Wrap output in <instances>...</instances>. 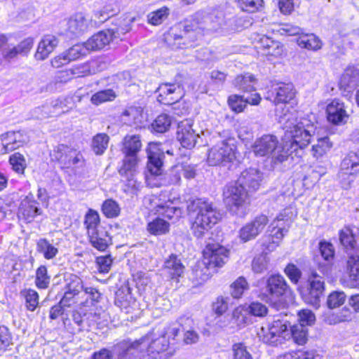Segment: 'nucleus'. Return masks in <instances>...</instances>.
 <instances>
[{
    "label": "nucleus",
    "instance_id": "1",
    "mask_svg": "<svg viewBox=\"0 0 359 359\" xmlns=\"http://www.w3.org/2000/svg\"><path fill=\"white\" fill-rule=\"evenodd\" d=\"M276 118L279 123L285 121L283 144H279L276 136L264 135L257 139L252 145L256 156H269L275 164L283 163L298 149H304L311 142L315 135L316 127L306 118H294L285 107H277Z\"/></svg>",
    "mask_w": 359,
    "mask_h": 359
},
{
    "label": "nucleus",
    "instance_id": "2",
    "mask_svg": "<svg viewBox=\"0 0 359 359\" xmlns=\"http://www.w3.org/2000/svg\"><path fill=\"white\" fill-rule=\"evenodd\" d=\"M226 23L222 9L199 11L171 27L165 40L169 43L173 41L177 48H194L200 44L204 35L224 29Z\"/></svg>",
    "mask_w": 359,
    "mask_h": 359
},
{
    "label": "nucleus",
    "instance_id": "3",
    "mask_svg": "<svg viewBox=\"0 0 359 359\" xmlns=\"http://www.w3.org/2000/svg\"><path fill=\"white\" fill-rule=\"evenodd\" d=\"M262 180L263 173L259 169L249 168L241 173L234 183L226 186L224 200L232 215L243 216V205L249 193L257 191Z\"/></svg>",
    "mask_w": 359,
    "mask_h": 359
},
{
    "label": "nucleus",
    "instance_id": "4",
    "mask_svg": "<svg viewBox=\"0 0 359 359\" xmlns=\"http://www.w3.org/2000/svg\"><path fill=\"white\" fill-rule=\"evenodd\" d=\"M189 213L194 217L191 230L197 238L209 234L210 229L221 219V214L213 203L208 198H196L187 206Z\"/></svg>",
    "mask_w": 359,
    "mask_h": 359
},
{
    "label": "nucleus",
    "instance_id": "5",
    "mask_svg": "<svg viewBox=\"0 0 359 359\" xmlns=\"http://www.w3.org/2000/svg\"><path fill=\"white\" fill-rule=\"evenodd\" d=\"M257 287L258 297L273 306L280 303L283 297L290 291L287 281L280 274L262 278L257 282Z\"/></svg>",
    "mask_w": 359,
    "mask_h": 359
},
{
    "label": "nucleus",
    "instance_id": "6",
    "mask_svg": "<svg viewBox=\"0 0 359 359\" xmlns=\"http://www.w3.org/2000/svg\"><path fill=\"white\" fill-rule=\"evenodd\" d=\"M218 134L221 140L209 150L208 163L210 166L230 167L236 158V140L229 130H223Z\"/></svg>",
    "mask_w": 359,
    "mask_h": 359
},
{
    "label": "nucleus",
    "instance_id": "7",
    "mask_svg": "<svg viewBox=\"0 0 359 359\" xmlns=\"http://www.w3.org/2000/svg\"><path fill=\"white\" fill-rule=\"evenodd\" d=\"M179 334V325H167L158 333L150 332L142 338H146L142 348L149 354H159L168 350L170 339H175Z\"/></svg>",
    "mask_w": 359,
    "mask_h": 359
},
{
    "label": "nucleus",
    "instance_id": "8",
    "mask_svg": "<svg viewBox=\"0 0 359 359\" xmlns=\"http://www.w3.org/2000/svg\"><path fill=\"white\" fill-rule=\"evenodd\" d=\"M359 173V151H350L341 162L338 180L342 189H348Z\"/></svg>",
    "mask_w": 359,
    "mask_h": 359
},
{
    "label": "nucleus",
    "instance_id": "9",
    "mask_svg": "<svg viewBox=\"0 0 359 359\" xmlns=\"http://www.w3.org/2000/svg\"><path fill=\"white\" fill-rule=\"evenodd\" d=\"M290 326L292 325L287 321L278 319L268 327H262L257 335L264 343L276 346L283 339H288Z\"/></svg>",
    "mask_w": 359,
    "mask_h": 359
},
{
    "label": "nucleus",
    "instance_id": "10",
    "mask_svg": "<svg viewBox=\"0 0 359 359\" xmlns=\"http://www.w3.org/2000/svg\"><path fill=\"white\" fill-rule=\"evenodd\" d=\"M325 292V278L318 274L316 271H312L308 279V287L301 291L302 299L307 304L318 309L320 306L321 298Z\"/></svg>",
    "mask_w": 359,
    "mask_h": 359
},
{
    "label": "nucleus",
    "instance_id": "11",
    "mask_svg": "<svg viewBox=\"0 0 359 359\" xmlns=\"http://www.w3.org/2000/svg\"><path fill=\"white\" fill-rule=\"evenodd\" d=\"M173 155L172 150H165L161 143L150 142L147 147V170L151 175L161 176L164 170L165 154Z\"/></svg>",
    "mask_w": 359,
    "mask_h": 359
},
{
    "label": "nucleus",
    "instance_id": "12",
    "mask_svg": "<svg viewBox=\"0 0 359 359\" xmlns=\"http://www.w3.org/2000/svg\"><path fill=\"white\" fill-rule=\"evenodd\" d=\"M158 101L163 104H172L184 96V82L181 74L175 76L172 83H162L157 88Z\"/></svg>",
    "mask_w": 359,
    "mask_h": 359
},
{
    "label": "nucleus",
    "instance_id": "13",
    "mask_svg": "<svg viewBox=\"0 0 359 359\" xmlns=\"http://www.w3.org/2000/svg\"><path fill=\"white\" fill-rule=\"evenodd\" d=\"M142 142L139 135H126L122 141L121 153L123 154L122 165H137Z\"/></svg>",
    "mask_w": 359,
    "mask_h": 359
},
{
    "label": "nucleus",
    "instance_id": "14",
    "mask_svg": "<svg viewBox=\"0 0 359 359\" xmlns=\"http://www.w3.org/2000/svg\"><path fill=\"white\" fill-rule=\"evenodd\" d=\"M229 251L218 243H208L203 251L204 264L208 269L222 267L229 259Z\"/></svg>",
    "mask_w": 359,
    "mask_h": 359
},
{
    "label": "nucleus",
    "instance_id": "15",
    "mask_svg": "<svg viewBox=\"0 0 359 359\" xmlns=\"http://www.w3.org/2000/svg\"><path fill=\"white\" fill-rule=\"evenodd\" d=\"M269 219L265 215H259L246 223L238 231V237L243 243L255 239L264 229Z\"/></svg>",
    "mask_w": 359,
    "mask_h": 359
},
{
    "label": "nucleus",
    "instance_id": "16",
    "mask_svg": "<svg viewBox=\"0 0 359 359\" xmlns=\"http://www.w3.org/2000/svg\"><path fill=\"white\" fill-rule=\"evenodd\" d=\"M146 339L140 338L135 341L123 340L113 346V354L117 356V359H133L139 353L144 351L142 345Z\"/></svg>",
    "mask_w": 359,
    "mask_h": 359
},
{
    "label": "nucleus",
    "instance_id": "17",
    "mask_svg": "<svg viewBox=\"0 0 359 359\" xmlns=\"http://www.w3.org/2000/svg\"><path fill=\"white\" fill-rule=\"evenodd\" d=\"M339 88L344 96L350 97L359 88V69L347 67L339 79Z\"/></svg>",
    "mask_w": 359,
    "mask_h": 359
},
{
    "label": "nucleus",
    "instance_id": "18",
    "mask_svg": "<svg viewBox=\"0 0 359 359\" xmlns=\"http://www.w3.org/2000/svg\"><path fill=\"white\" fill-rule=\"evenodd\" d=\"M51 156L52 159L58 161L65 168L76 166L83 161L81 154L65 144L57 146L51 154Z\"/></svg>",
    "mask_w": 359,
    "mask_h": 359
},
{
    "label": "nucleus",
    "instance_id": "19",
    "mask_svg": "<svg viewBox=\"0 0 359 359\" xmlns=\"http://www.w3.org/2000/svg\"><path fill=\"white\" fill-rule=\"evenodd\" d=\"M341 281L345 287L359 289V255L346 257L345 271Z\"/></svg>",
    "mask_w": 359,
    "mask_h": 359
},
{
    "label": "nucleus",
    "instance_id": "20",
    "mask_svg": "<svg viewBox=\"0 0 359 359\" xmlns=\"http://www.w3.org/2000/svg\"><path fill=\"white\" fill-rule=\"evenodd\" d=\"M88 28L87 19L81 13H78L69 18L62 34L67 39H72L83 34Z\"/></svg>",
    "mask_w": 359,
    "mask_h": 359
},
{
    "label": "nucleus",
    "instance_id": "21",
    "mask_svg": "<svg viewBox=\"0 0 359 359\" xmlns=\"http://www.w3.org/2000/svg\"><path fill=\"white\" fill-rule=\"evenodd\" d=\"M199 137L198 134L196 133L192 128V121L186 119L178 123L177 130V139L182 146L187 149L193 148Z\"/></svg>",
    "mask_w": 359,
    "mask_h": 359
},
{
    "label": "nucleus",
    "instance_id": "22",
    "mask_svg": "<svg viewBox=\"0 0 359 359\" xmlns=\"http://www.w3.org/2000/svg\"><path fill=\"white\" fill-rule=\"evenodd\" d=\"M37 202L33 199V196H27L24 198L18 209V217L25 223H30L34 221L37 215L42 213L41 210L38 207Z\"/></svg>",
    "mask_w": 359,
    "mask_h": 359
},
{
    "label": "nucleus",
    "instance_id": "23",
    "mask_svg": "<svg viewBox=\"0 0 359 359\" xmlns=\"http://www.w3.org/2000/svg\"><path fill=\"white\" fill-rule=\"evenodd\" d=\"M261 101L259 93H255L250 95H231L228 97V104L232 111L242 112L248 104L258 105Z\"/></svg>",
    "mask_w": 359,
    "mask_h": 359
},
{
    "label": "nucleus",
    "instance_id": "24",
    "mask_svg": "<svg viewBox=\"0 0 359 359\" xmlns=\"http://www.w3.org/2000/svg\"><path fill=\"white\" fill-rule=\"evenodd\" d=\"M137 167V165H121L118 169V173L125 184L124 191L126 193L134 194L140 189V182L135 177Z\"/></svg>",
    "mask_w": 359,
    "mask_h": 359
},
{
    "label": "nucleus",
    "instance_id": "25",
    "mask_svg": "<svg viewBox=\"0 0 359 359\" xmlns=\"http://www.w3.org/2000/svg\"><path fill=\"white\" fill-rule=\"evenodd\" d=\"M327 120L334 125L345 124L348 119V115L346 113L343 102L339 100H333L327 106Z\"/></svg>",
    "mask_w": 359,
    "mask_h": 359
},
{
    "label": "nucleus",
    "instance_id": "26",
    "mask_svg": "<svg viewBox=\"0 0 359 359\" xmlns=\"http://www.w3.org/2000/svg\"><path fill=\"white\" fill-rule=\"evenodd\" d=\"M272 93L276 104H285L294 100L296 90L292 83H278L273 87Z\"/></svg>",
    "mask_w": 359,
    "mask_h": 359
},
{
    "label": "nucleus",
    "instance_id": "27",
    "mask_svg": "<svg viewBox=\"0 0 359 359\" xmlns=\"http://www.w3.org/2000/svg\"><path fill=\"white\" fill-rule=\"evenodd\" d=\"M90 245L99 251H104L112 244L111 237L104 228H100L88 234Z\"/></svg>",
    "mask_w": 359,
    "mask_h": 359
},
{
    "label": "nucleus",
    "instance_id": "28",
    "mask_svg": "<svg viewBox=\"0 0 359 359\" xmlns=\"http://www.w3.org/2000/svg\"><path fill=\"white\" fill-rule=\"evenodd\" d=\"M339 241L346 254V257L359 255V246L357 245L355 237L350 229H343L339 231Z\"/></svg>",
    "mask_w": 359,
    "mask_h": 359
},
{
    "label": "nucleus",
    "instance_id": "29",
    "mask_svg": "<svg viewBox=\"0 0 359 359\" xmlns=\"http://www.w3.org/2000/svg\"><path fill=\"white\" fill-rule=\"evenodd\" d=\"M193 320L191 318L186 316L180 317L176 323L172 325H179V333L184 332V341L187 344L196 343L198 341L199 336L198 333L192 330Z\"/></svg>",
    "mask_w": 359,
    "mask_h": 359
},
{
    "label": "nucleus",
    "instance_id": "30",
    "mask_svg": "<svg viewBox=\"0 0 359 359\" xmlns=\"http://www.w3.org/2000/svg\"><path fill=\"white\" fill-rule=\"evenodd\" d=\"M57 44L58 40L56 36L51 34L44 36L38 45L35 53L36 59L39 60H45L53 51Z\"/></svg>",
    "mask_w": 359,
    "mask_h": 359
},
{
    "label": "nucleus",
    "instance_id": "31",
    "mask_svg": "<svg viewBox=\"0 0 359 359\" xmlns=\"http://www.w3.org/2000/svg\"><path fill=\"white\" fill-rule=\"evenodd\" d=\"M59 244L53 243L46 238H39L36 244V250L44 259L50 260L55 259L59 253Z\"/></svg>",
    "mask_w": 359,
    "mask_h": 359
},
{
    "label": "nucleus",
    "instance_id": "32",
    "mask_svg": "<svg viewBox=\"0 0 359 359\" xmlns=\"http://www.w3.org/2000/svg\"><path fill=\"white\" fill-rule=\"evenodd\" d=\"M27 140L22 136L20 131L8 132L3 135L2 146L4 152L12 151L21 147Z\"/></svg>",
    "mask_w": 359,
    "mask_h": 359
},
{
    "label": "nucleus",
    "instance_id": "33",
    "mask_svg": "<svg viewBox=\"0 0 359 359\" xmlns=\"http://www.w3.org/2000/svg\"><path fill=\"white\" fill-rule=\"evenodd\" d=\"M256 79L253 74L245 73L238 75L234 81L233 86L238 90L248 93L247 95L253 94L255 92V85Z\"/></svg>",
    "mask_w": 359,
    "mask_h": 359
},
{
    "label": "nucleus",
    "instance_id": "34",
    "mask_svg": "<svg viewBox=\"0 0 359 359\" xmlns=\"http://www.w3.org/2000/svg\"><path fill=\"white\" fill-rule=\"evenodd\" d=\"M164 270L172 279L180 277L184 271V266L175 255L172 254L164 262Z\"/></svg>",
    "mask_w": 359,
    "mask_h": 359
},
{
    "label": "nucleus",
    "instance_id": "35",
    "mask_svg": "<svg viewBox=\"0 0 359 359\" xmlns=\"http://www.w3.org/2000/svg\"><path fill=\"white\" fill-rule=\"evenodd\" d=\"M112 41L109 31H100L93 35L86 43L89 50H96L103 48Z\"/></svg>",
    "mask_w": 359,
    "mask_h": 359
},
{
    "label": "nucleus",
    "instance_id": "36",
    "mask_svg": "<svg viewBox=\"0 0 359 359\" xmlns=\"http://www.w3.org/2000/svg\"><path fill=\"white\" fill-rule=\"evenodd\" d=\"M132 299L131 289L128 284H123L115 293L114 304L121 310L125 309L128 313Z\"/></svg>",
    "mask_w": 359,
    "mask_h": 359
},
{
    "label": "nucleus",
    "instance_id": "37",
    "mask_svg": "<svg viewBox=\"0 0 359 359\" xmlns=\"http://www.w3.org/2000/svg\"><path fill=\"white\" fill-rule=\"evenodd\" d=\"M297 43L301 48L311 50H318L321 48V40L313 34H302L297 39Z\"/></svg>",
    "mask_w": 359,
    "mask_h": 359
},
{
    "label": "nucleus",
    "instance_id": "38",
    "mask_svg": "<svg viewBox=\"0 0 359 359\" xmlns=\"http://www.w3.org/2000/svg\"><path fill=\"white\" fill-rule=\"evenodd\" d=\"M170 229V224L165 219L156 217L147 224L148 231L155 236L167 233Z\"/></svg>",
    "mask_w": 359,
    "mask_h": 359
},
{
    "label": "nucleus",
    "instance_id": "39",
    "mask_svg": "<svg viewBox=\"0 0 359 359\" xmlns=\"http://www.w3.org/2000/svg\"><path fill=\"white\" fill-rule=\"evenodd\" d=\"M109 141L105 133H98L92 140L91 147L96 155H102L106 151Z\"/></svg>",
    "mask_w": 359,
    "mask_h": 359
},
{
    "label": "nucleus",
    "instance_id": "40",
    "mask_svg": "<svg viewBox=\"0 0 359 359\" xmlns=\"http://www.w3.org/2000/svg\"><path fill=\"white\" fill-rule=\"evenodd\" d=\"M84 225L87 230V234L93 233L100 228H102L100 226V219L97 212L91 209L89 210L85 215Z\"/></svg>",
    "mask_w": 359,
    "mask_h": 359
},
{
    "label": "nucleus",
    "instance_id": "41",
    "mask_svg": "<svg viewBox=\"0 0 359 359\" xmlns=\"http://www.w3.org/2000/svg\"><path fill=\"white\" fill-rule=\"evenodd\" d=\"M249 289V284L245 278L240 276L230 285V293L233 298L240 299L245 291Z\"/></svg>",
    "mask_w": 359,
    "mask_h": 359
},
{
    "label": "nucleus",
    "instance_id": "42",
    "mask_svg": "<svg viewBox=\"0 0 359 359\" xmlns=\"http://www.w3.org/2000/svg\"><path fill=\"white\" fill-rule=\"evenodd\" d=\"M64 290L78 295L84 288L82 280L74 274H69L65 279Z\"/></svg>",
    "mask_w": 359,
    "mask_h": 359
},
{
    "label": "nucleus",
    "instance_id": "43",
    "mask_svg": "<svg viewBox=\"0 0 359 359\" xmlns=\"http://www.w3.org/2000/svg\"><path fill=\"white\" fill-rule=\"evenodd\" d=\"M332 142L328 136L317 137V143L312 147L313 156L320 157L326 154L332 147Z\"/></svg>",
    "mask_w": 359,
    "mask_h": 359
},
{
    "label": "nucleus",
    "instance_id": "44",
    "mask_svg": "<svg viewBox=\"0 0 359 359\" xmlns=\"http://www.w3.org/2000/svg\"><path fill=\"white\" fill-rule=\"evenodd\" d=\"M171 126V117L163 114L158 116L151 125L152 130L158 133L167 132Z\"/></svg>",
    "mask_w": 359,
    "mask_h": 359
},
{
    "label": "nucleus",
    "instance_id": "45",
    "mask_svg": "<svg viewBox=\"0 0 359 359\" xmlns=\"http://www.w3.org/2000/svg\"><path fill=\"white\" fill-rule=\"evenodd\" d=\"M169 15L170 9L166 6H163L149 13L147 15V20L152 25H159L168 18Z\"/></svg>",
    "mask_w": 359,
    "mask_h": 359
},
{
    "label": "nucleus",
    "instance_id": "46",
    "mask_svg": "<svg viewBox=\"0 0 359 359\" xmlns=\"http://www.w3.org/2000/svg\"><path fill=\"white\" fill-rule=\"evenodd\" d=\"M290 338H292L296 344L304 345L307 341V329L302 325L290 326L288 339Z\"/></svg>",
    "mask_w": 359,
    "mask_h": 359
},
{
    "label": "nucleus",
    "instance_id": "47",
    "mask_svg": "<svg viewBox=\"0 0 359 359\" xmlns=\"http://www.w3.org/2000/svg\"><path fill=\"white\" fill-rule=\"evenodd\" d=\"M50 280V276L48 274L47 267L41 265L36 271L35 284L39 289H46L48 287Z\"/></svg>",
    "mask_w": 359,
    "mask_h": 359
},
{
    "label": "nucleus",
    "instance_id": "48",
    "mask_svg": "<svg viewBox=\"0 0 359 359\" xmlns=\"http://www.w3.org/2000/svg\"><path fill=\"white\" fill-rule=\"evenodd\" d=\"M20 294L25 299V305L27 310L34 311L39 304L38 293L32 289H27L22 290Z\"/></svg>",
    "mask_w": 359,
    "mask_h": 359
},
{
    "label": "nucleus",
    "instance_id": "49",
    "mask_svg": "<svg viewBox=\"0 0 359 359\" xmlns=\"http://www.w3.org/2000/svg\"><path fill=\"white\" fill-rule=\"evenodd\" d=\"M233 318L238 326L244 327L251 323L250 315L245 306L236 308L233 312Z\"/></svg>",
    "mask_w": 359,
    "mask_h": 359
},
{
    "label": "nucleus",
    "instance_id": "50",
    "mask_svg": "<svg viewBox=\"0 0 359 359\" xmlns=\"http://www.w3.org/2000/svg\"><path fill=\"white\" fill-rule=\"evenodd\" d=\"M116 97V94L112 89H106L93 94L90 100L93 104L98 105L105 102L112 101Z\"/></svg>",
    "mask_w": 359,
    "mask_h": 359
},
{
    "label": "nucleus",
    "instance_id": "51",
    "mask_svg": "<svg viewBox=\"0 0 359 359\" xmlns=\"http://www.w3.org/2000/svg\"><path fill=\"white\" fill-rule=\"evenodd\" d=\"M330 53L336 57H339L345 53L344 47V39H341L340 34L334 35L330 41Z\"/></svg>",
    "mask_w": 359,
    "mask_h": 359
},
{
    "label": "nucleus",
    "instance_id": "52",
    "mask_svg": "<svg viewBox=\"0 0 359 359\" xmlns=\"http://www.w3.org/2000/svg\"><path fill=\"white\" fill-rule=\"evenodd\" d=\"M89 53L86 43H77L69 48L65 53L67 56L69 61L79 59L86 55Z\"/></svg>",
    "mask_w": 359,
    "mask_h": 359
},
{
    "label": "nucleus",
    "instance_id": "53",
    "mask_svg": "<svg viewBox=\"0 0 359 359\" xmlns=\"http://www.w3.org/2000/svg\"><path fill=\"white\" fill-rule=\"evenodd\" d=\"M238 6L245 12L255 13L259 11L264 4L263 0H236Z\"/></svg>",
    "mask_w": 359,
    "mask_h": 359
},
{
    "label": "nucleus",
    "instance_id": "54",
    "mask_svg": "<svg viewBox=\"0 0 359 359\" xmlns=\"http://www.w3.org/2000/svg\"><path fill=\"white\" fill-rule=\"evenodd\" d=\"M121 208L115 201L112 199L106 200L102 206L103 214L108 218H114L119 215Z\"/></svg>",
    "mask_w": 359,
    "mask_h": 359
},
{
    "label": "nucleus",
    "instance_id": "55",
    "mask_svg": "<svg viewBox=\"0 0 359 359\" xmlns=\"http://www.w3.org/2000/svg\"><path fill=\"white\" fill-rule=\"evenodd\" d=\"M141 112L142 109L140 107H131L126 109L121 116L123 120L128 124L137 123L141 121Z\"/></svg>",
    "mask_w": 359,
    "mask_h": 359
},
{
    "label": "nucleus",
    "instance_id": "56",
    "mask_svg": "<svg viewBox=\"0 0 359 359\" xmlns=\"http://www.w3.org/2000/svg\"><path fill=\"white\" fill-rule=\"evenodd\" d=\"M318 248L323 259L326 262H332L335 255L333 245L330 242L321 241L318 244Z\"/></svg>",
    "mask_w": 359,
    "mask_h": 359
},
{
    "label": "nucleus",
    "instance_id": "57",
    "mask_svg": "<svg viewBox=\"0 0 359 359\" xmlns=\"http://www.w3.org/2000/svg\"><path fill=\"white\" fill-rule=\"evenodd\" d=\"M346 295L341 291H333L327 297V305L329 309H335L344 304Z\"/></svg>",
    "mask_w": 359,
    "mask_h": 359
},
{
    "label": "nucleus",
    "instance_id": "58",
    "mask_svg": "<svg viewBox=\"0 0 359 359\" xmlns=\"http://www.w3.org/2000/svg\"><path fill=\"white\" fill-rule=\"evenodd\" d=\"M232 359H253L252 354L243 343H236L232 346Z\"/></svg>",
    "mask_w": 359,
    "mask_h": 359
},
{
    "label": "nucleus",
    "instance_id": "59",
    "mask_svg": "<svg viewBox=\"0 0 359 359\" xmlns=\"http://www.w3.org/2000/svg\"><path fill=\"white\" fill-rule=\"evenodd\" d=\"M245 306L250 316L262 318L268 313V308L258 302H253L248 305H245Z\"/></svg>",
    "mask_w": 359,
    "mask_h": 359
},
{
    "label": "nucleus",
    "instance_id": "60",
    "mask_svg": "<svg viewBox=\"0 0 359 359\" xmlns=\"http://www.w3.org/2000/svg\"><path fill=\"white\" fill-rule=\"evenodd\" d=\"M9 162L13 169L18 173L22 174L26 168L25 159L21 154L16 152L11 155Z\"/></svg>",
    "mask_w": 359,
    "mask_h": 359
},
{
    "label": "nucleus",
    "instance_id": "61",
    "mask_svg": "<svg viewBox=\"0 0 359 359\" xmlns=\"http://www.w3.org/2000/svg\"><path fill=\"white\" fill-rule=\"evenodd\" d=\"M269 259L266 255L255 257L252 263V269L255 273H262L268 269Z\"/></svg>",
    "mask_w": 359,
    "mask_h": 359
},
{
    "label": "nucleus",
    "instance_id": "62",
    "mask_svg": "<svg viewBox=\"0 0 359 359\" xmlns=\"http://www.w3.org/2000/svg\"><path fill=\"white\" fill-rule=\"evenodd\" d=\"M284 272L294 284H297L302 276V271L292 263H289L285 266Z\"/></svg>",
    "mask_w": 359,
    "mask_h": 359
},
{
    "label": "nucleus",
    "instance_id": "63",
    "mask_svg": "<svg viewBox=\"0 0 359 359\" xmlns=\"http://www.w3.org/2000/svg\"><path fill=\"white\" fill-rule=\"evenodd\" d=\"M113 259L110 255L96 257V264L100 273H108L112 265Z\"/></svg>",
    "mask_w": 359,
    "mask_h": 359
},
{
    "label": "nucleus",
    "instance_id": "64",
    "mask_svg": "<svg viewBox=\"0 0 359 359\" xmlns=\"http://www.w3.org/2000/svg\"><path fill=\"white\" fill-rule=\"evenodd\" d=\"M299 324L297 325H302L306 327L307 325H311L316 320L315 315L310 310H302L299 312Z\"/></svg>",
    "mask_w": 359,
    "mask_h": 359
}]
</instances>
